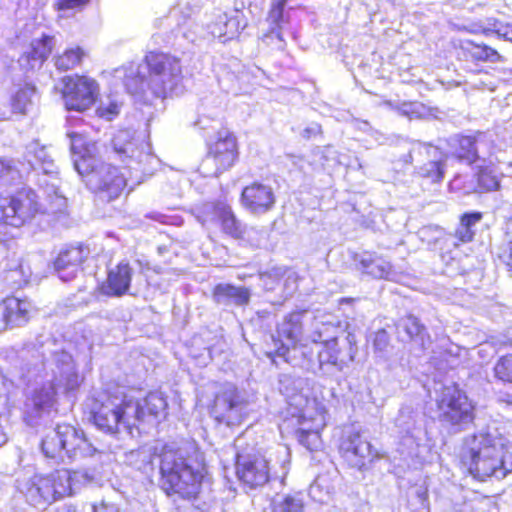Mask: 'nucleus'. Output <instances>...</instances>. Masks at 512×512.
<instances>
[{
  "label": "nucleus",
  "mask_w": 512,
  "mask_h": 512,
  "mask_svg": "<svg viewBox=\"0 0 512 512\" xmlns=\"http://www.w3.org/2000/svg\"><path fill=\"white\" fill-rule=\"evenodd\" d=\"M346 340L349 344V358L351 361L354 360L355 354H356V348L354 347L356 344V338L353 334L348 333L346 336Z\"/></svg>",
  "instance_id": "nucleus-56"
},
{
  "label": "nucleus",
  "mask_w": 512,
  "mask_h": 512,
  "mask_svg": "<svg viewBox=\"0 0 512 512\" xmlns=\"http://www.w3.org/2000/svg\"><path fill=\"white\" fill-rule=\"evenodd\" d=\"M53 45L54 38L47 35L32 41L29 50L19 59L20 64L27 69L40 67L50 55Z\"/></svg>",
  "instance_id": "nucleus-30"
},
{
  "label": "nucleus",
  "mask_w": 512,
  "mask_h": 512,
  "mask_svg": "<svg viewBox=\"0 0 512 512\" xmlns=\"http://www.w3.org/2000/svg\"><path fill=\"white\" fill-rule=\"evenodd\" d=\"M473 236H474V230L465 227L461 223L459 224L458 228L455 231V237L461 243L470 242L473 239Z\"/></svg>",
  "instance_id": "nucleus-52"
},
{
  "label": "nucleus",
  "mask_w": 512,
  "mask_h": 512,
  "mask_svg": "<svg viewBox=\"0 0 512 512\" xmlns=\"http://www.w3.org/2000/svg\"><path fill=\"white\" fill-rule=\"evenodd\" d=\"M18 164L19 166L14 160L0 158V184H9L36 172L38 176L42 174L37 179L41 189L51 190L54 194L59 190L58 167L46 146L38 141L29 143L25 149L24 161Z\"/></svg>",
  "instance_id": "nucleus-7"
},
{
  "label": "nucleus",
  "mask_w": 512,
  "mask_h": 512,
  "mask_svg": "<svg viewBox=\"0 0 512 512\" xmlns=\"http://www.w3.org/2000/svg\"><path fill=\"white\" fill-rule=\"evenodd\" d=\"M298 422L300 428L297 430V437L300 444L309 451H318L322 447L319 433V429L323 426L322 420L314 424V426H308L305 423V416L301 415Z\"/></svg>",
  "instance_id": "nucleus-35"
},
{
  "label": "nucleus",
  "mask_w": 512,
  "mask_h": 512,
  "mask_svg": "<svg viewBox=\"0 0 512 512\" xmlns=\"http://www.w3.org/2000/svg\"><path fill=\"white\" fill-rule=\"evenodd\" d=\"M68 136L74 168L79 175L86 177L89 189L108 201L117 198L127 184L125 175L117 167L99 162L96 144L88 142L82 134L71 132Z\"/></svg>",
  "instance_id": "nucleus-3"
},
{
  "label": "nucleus",
  "mask_w": 512,
  "mask_h": 512,
  "mask_svg": "<svg viewBox=\"0 0 512 512\" xmlns=\"http://www.w3.org/2000/svg\"><path fill=\"white\" fill-rule=\"evenodd\" d=\"M249 403L232 385H224L215 395L210 414L218 422L227 426L240 425L247 417Z\"/></svg>",
  "instance_id": "nucleus-16"
},
{
  "label": "nucleus",
  "mask_w": 512,
  "mask_h": 512,
  "mask_svg": "<svg viewBox=\"0 0 512 512\" xmlns=\"http://www.w3.org/2000/svg\"><path fill=\"white\" fill-rule=\"evenodd\" d=\"M5 310V329L26 324L33 311L32 303L27 299L7 297L3 300Z\"/></svg>",
  "instance_id": "nucleus-28"
},
{
  "label": "nucleus",
  "mask_w": 512,
  "mask_h": 512,
  "mask_svg": "<svg viewBox=\"0 0 512 512\" xmlns=\"http://www.w3.org/2000/svg\"><path fill=\"white\" fill-rule=\"evenodd\" d=\"M339 452L349 466L357 469L364 468L376 456L370 442L355 430H349L343 434Z\"/></svg>",
  "instance_id": "nucleus-20"
},
{
  "label": "nucleus",
  "mask_w": 512,
  "mask_h": 512,
  "mask_svg": "<svg viewBox=\"0 0 512 512\" xmlns=\"http://www.w3.org/2000/svg\"><path fill=\"white\" fill-rule=\"evenodd\" d=\"M41 450L45 457L71 460L93 456L98 449L86 437L83 430L70 424H58L48 429L41 440Z\"/></svg>",
  "instance_id": "nucleus-12"
},
{
  "label": "nucleus",
  "mask_w": 512,
  "mask_h": 512,
  "mask_svg": "<svg viewBox=\"0 0 512 512\" xmlns=\"http://www.w3.org/2000/svg\"><path fill=\"white\" fill-rule=\"evenodd\" d=\"M133 401L141 407L139 417H135V427L140 422L150 423L166 416L167 401L161 392H151L144 399Z\"/></svg>",
  "instance_id": "nucleus-27"
},
{
  "label": "nucleus",
  "mask_w": 512,
  "mask_h": 512,
  "mask_svg": "<svg viewBox=\"0 0 512 512\" xmlns=\"http://www.w3.org/2000/svg\"><path fill=\"white\" fill-rule=\"evenodd\" d=\"M357 268L377 279L399 281L400 275L393 270L390 262L375 253L364 252L354 258Z\"/></svg>",
  "instance_id": "nucleus-24"
},
{
  "label": "nucleus",
  "mask_w": 512,
  "mask_h": 512,
  "mask_svg": "<svg viewBox=\"0 0 512 512\" xmlns=\"http://www.w3.org/2000/svg\"><path fill=\"white\" fill-rule=\"evenodd\" d=\"M57 512H77L76 508L71 505H63L58 508Z\"/></svg>",
  "instance_id": "nucleus-64"
},
{
  "label": "nucleus",
  "mask_w": 512,
  "mask_h": 512,
  "mask_svg": "<svg viewBox=\"0 0 512 512\" xmlns=\"http://www.w3.org/2000/svg\"><path fill=\"white\" fill-rule=\"evenodd\" d=\"M473 137L476 160H489V162L492 163L493 161L490 158L495 153V146L491 135L487 133H477Z\"/></svg>",
  "instance_id": "nucleus-42"
},
{
  "label": "nucleus",
  "mask_w": 512,
  "mask_h": 512,
  "mask_svg": "<svg viewBox=\"0 0 512 512\" xmlns=\"http://www.w3.org/2000/svg\"><path fill=\"white\" fill-rule=\"evenodd\" d=\"M320 488V479H316L315 482L310 486V494L316 498V492Z\"/></svg>",
  "instance_id": "nucleus-62"
},
{
  "label": "nucleus",
  "mask_w": 512,
  "mask_h": 512,
  "mask_svg": "<svg viewBox=\"0 0 512 512\" xmlns=\"http://www.w3.org/2000/svg\"><path fill=\"white\" fill-rule=\"evenodd\" d=\"M241 203L250 213L262 215L273 209L276 196L270 185L254 182L243 189Z\"/></svg>",
  "instance_id": "nucleus-22"
},
{
  "label": "nucleus",
  "mask_w": 512,
  "mask_h": 512,
  "mask_svg": "<svg viewBox=\"0 0 512 512\" xmlns=\"http://www.w3.org/2000/svg\"><path fill=\"white\" fill-rule=\"evenodd\" d=\"M276 457L280 466L281 472L275 471L277 477L284 478L288 472V466L290 464V451L285 446H279L276 450Z\"/></svg>",
  "instance_id": "nucleus-47"
},
{
  "label": "nucleus",
  "mask_w": 512,
  "mask_h": 512,
  "mask_svg": "<svg viewBox=\"0 0 512 512\" xmlns=\"http://www.w3.org/2000/svg\"><path fill=\"white\" fill-rule=\"evenodd\" d=\"M495 33L499 38L512 42V25L504 23H495L493 29H485L484 33Z\"/></svg>",
  "instance_id": "nucleus-49"
},
{
  "label": "nucleus",
  "mask_w": 512,
  "mask_h": 512,
  "mask_svg": "<svg viewBox=\"0 0 512 512\" xmlns=\"http://www.w3.org/2000/svg\"><path fill=\"white\" fill-rule=\"evenodd\" d=\"M213 299L222 305H245L250 300V292L244 287H236L230 284H218L213 291Z\"/></svg>",
  "instance_id": "nucleus-32"
},
{
  "label": "nucleus",
  "mask_w": 512,
  "mask_h": 512,
  "mask_svg": "<svg viewBox=\"0 0 512 512\" xmlns=\"http://www.w3.org/2000/svg\"><path fill=\"white\" fill-rule=\"evenodd\" d=\"M312 155V165L315 168H326L336 164H343L340 155L332 146L317 147Z\"/></svg>",
  "instance_id": "nucleus-41"
},
{
  "label": "nucleus",
  "mask_w": 512,
  "mask_h": 512,
  "mask_svg": "<svg viewBox=\"0 0 512 512\" xmlns=\"http://www.w3.org/2000/svg\"><path fill=\"white\" fill-rule=\"evenodd\" d=\"M87 255L88 251L81 246L62 250L54 262L59 278L64 282L72 280L77 275L80 265Z\"/></svg>",
  "instance_id": "nucleus-25"
},
{
  "label": "nucleus",
  "mask_w": 512,
  "mask_h": 512,
  "mask_svg": "<svg viewBox=\"0 0 512 512\" xmlns=\"http://www.w3.org/2000/svg\"><path fill=\"white\" fill-rule=\"evenodd\" d=\"M63 99L67 110L85 111L91 107L98 95L97 82L86 76L63 78Z\"/></svg>",
  "instance_id": "nucleus-18"
},
{
  "label": "nucleus",
  "mask_w": 512,
  "mask_h": 512,
  "mask_svg": "<svg viewBox=\"0 0 512 512\" xmlns=\"http://www.w3.org/2000/svg\"><path fill=\"white\" fill-rule=\"evenodd\" d=\"M183 36L190 42H195L198 38H206L207 30L197 23H188V27L183 31Z\"/></svg>",
  "instance_id": "nucleus-48"
},
{
  "label": "nucleus",
  "mask_w": 512,
  "mask_h": 512,
  "mask_svg": "<svg viewBox=\"0 0 512 512\" xmlns=\"http://www.w3.org/2000/svg\"><path fill=\"white\" fill-rule=\"evenodd\" d=\"M20 273L24 276L23 282L27 283L29 281L30 276L32 275V272L29 268L25 269L24 264L21 263L20 266Z\"/></svg>",
  "instance_id": "nucleus-57"
},
{
  "label": "nucleus",
  "mask_w": 512,
  "mask_h": 512,
  "mask_svg": "<svg viewBox=\"0 0 512 512\" xmlns=\"http://www.w3.org/2000/svg\"><path fill=\"white\" fill-rule=\"evenodd\" d=\"M93 479L87 471L60 469L47 474H25L16 480V487L30 505L45 509L55 501L72 495Z\"/></svg>",
  "instance_id": "nucleus-5"
},
{
  "label": "nucleus",
  "mask_w": 512,
  "mask_h": 512,
  "mask_svg": "<svg viewBox=\"0 0 512 512\" xmlns=\"http://www.w3.org/2000/svg\"><path fill=\"white\" fill-rule=\"evenodd\" d=\"M495 377L505 383H512V354L500 357L494 365Z\"/></svg>",
  "instance_id": "nucleus-43"
},
{
  "label": "nucleus",
  "mask_w": 512,
  "mask_h": 512,
  "mask_svg": "<svg viewBox=\"0 0 512 512\" xmlns=\"http://www.w3.org/2000/svg\"><path fill=\"white\" fill-rule=\"evenodd\" d=\"M482 219L480 212L465 213L462 215L460 223L467 228L473 229V227Z\"/></svg>",
  "instance_id": "nucleus-53"
},
{
  "label": "nucleus",
  "mask_w": 512,
  "mask_h": 512,
  "mask_svg": "<svg viewBox=\"0 0 512 512\" xmlns=\"http://www.w3.org/2000/svg\"><path fill=\"white\" fill-rule=\"evenodd\" d=\"M373 345L377 351H385L389 345L388 333L385 330L377 331L374 336Z\"/></svg>",
  "instance_id": "nucleus-51"
},
{
  "label": "nucleus",
  "mask_w": 512,
  "mask_h": 512,
  "mask_svg": "<svg viewBox=\"0 0 512 512\" xmlns=\"http://www.w3.org/2000/svg\"><path fill=\"white\" fill-rule=\"evenodd\" d=\"M288 0H273L267 17L269 30L264 34L263 38L268 44L273 40H277L276 47L282 49L284 47V35L290 32L288 16L284 12V7Z\"/></svg>",
  "instance_id": "nucleus-23"
},
{
  "label": "nucleus",
  "mask_w": 512,
  "mask_h": 512,
  "mask_svg": "<svg viewBox=\"0 0 512 512\" xmlns=\"http://www.w3.org/2000/svg\"><path fill=\"white\" fill-rule=\"evenodd\" d=\"M131 275L132 269L129 264L119 263L109 271L106 284L102 286L103 292L109 296L124 295L130 287Z\"/></svg>",
  "instance_id": "nucleus-29"
},
{
  "label": "nucleus",
  "mask_w": 512,
  "mask_h": 512,
  "mask_svg": "<svg viewBox=\"0 0 512 512\" xmlns=\"http://www.w3.org/2000/svg\"><path fill=\"white\" fill-rule=\"evenodd\" d=\"M207 34L219 38L222 42L234 38L240 30L239 20L235 17H228L226 13H217L215 21L206 23Z\"/></svg>",
  "instance_id": "nucleus-31"
},
{
  "label": "nucleus",
  "mask_w": 512,
  "mask_h": 512,
  "mask_svg": "<svg viewBox=\"0 0 512 512\" xmlns=\"http://www.w3.org/2000/svg\"><path fill=\"white\" fill-rule=\"evenodd\" d=\"M320 132V126L318 125H315L311 128H307L305 129L304 133H305V136L307 137H310L311 134H316V133H319Z\"/></svg>",
  "instance_id": "nucleus-63"
},
{
  "label": "nucleus",
  "mask_w": 512,
  "mask_h": 512,
  "mask_svg": "<svg viewBox=\"0 0 512 512\" xmlns=\"http://www.w3.org/2000/svg\"><path fill=\"white\" fill-rule=\"evenodd\" d=\"M198 220L203 225L220 223L223 231L234 238L241 237L243 232L242 224L236 219L230 206L223 202L204 204Z\"/></svg>",
  "instance_id": "nucleus-21"
},
{
  "label": "nucleus",
  "mask_w": 512,
  "mask_h": 512,
  "mask_svg": "<svg viewBox=\"0 0 512 512\" xmlns=\"http://www.w3.org/2000/svg\"><path fill=\"white\" fill-rule=\"evenodd\" d=\"M5 310L3 307V301L0 302V331L5 330Z\"/></svg>",
  "instance_id": "nucleus-59"
},
{
  "label": "nucleus",
  "mask_w": 512,
  "mask_h": 512,
  "mask_svg": "<svg viewBox=\"0 0 512 512\" xmlns=\"http://www.w3.org/2000/svg\"><path fill=\"white\" fill-rule=\"evenodd\" d=\"M449 146L452 154L460 161L471 164L476 161L473 136L455 135L450 138Z\"/></svg>",
  "instance_id": "nucleus-37"
},
{
  "label": "nucleus",
  "mask_w": 512,
  "mask_h": 512,
  "mask_svg": "<svg viewBox=\"0 0 512 512\" xmlns=\"http://www.w3.org/2000/svg\"><path fill=\"white\" fill-rule=\"evenodd\" d=\"M37 100L36 88L30 84L18 85L11 95L12 112L16 114H28Z\"/></svg>",
  "instance_id": "nucleus-33"
},
{
  "label": "nucleus",
  "mask_w": 512,
  "mask_h": 512,
  "mask_svg": "<svg viewBox=\"0 0 512 512\" xmlns=\"http://www.w3.org/2000/svg\"><path fill=\"white\" fill-rule=\"evenodd\" d=\"M238 157L236 138L228 133H219L206 157L202 160L199 170L205 177L218 176L230 169Z\"/></svg>",
  "instance_id": "nucleus-17"
},
{
  "label": "nucleus",
  "mask_w": 512,
  "mask_h": 512,
  "mask_svg": "<svg viewBox=\"0 0 512 512\" xmlns=\"http://www.w3.org/2000/svg\"><path fill=\"white\" fill-rule=\"evenodd\" d=\"M416 495L422 504H424V502L427 500V491L425 489L418 488L416 490Z\"/></svg>",
  "instance_id": "nucleus-60"
},
{
  "label": "nucleus",
  "mask_w": 512,
  "mask_h": 512,
  "mask_svg": "<svg viewBox=\"0 0 512 512\" xmlns=\"http://www.w3.org/2000/svg\"><path fill=\"white\" fill-rule=\"evenodd\" d=\"M410 153L411 155L426 154L429 158V161L419 169V174L421 176L430 178L433 182L442 180L444 164L442 161V153L437 147L430 144L417 143L413 146Z\"/></svg>",
  "instance_id": "nucleus-26"
},
{
  "label": "nucleus",
  "mask_w": 512,
  "mask_h": 512,
  "mask_svg": "<svg viewBox=\"0 0 512 512\" xmlns=\"http://www.w3.org/2000/svg\"><path fill=\"white\" fill-rule=\"evenodd\" d=\"M90 0H57L55 6L58 10L81 9Z\"/></svg>",
  "instance_id": "nucleus-50"
},
{
  "label": "nucleus",
  "mask_w": 512,
  "mask_h": 512,
  "mask_svg": "<svg viewBox=\"0 0 512 512\" xmlns=\"http://www.w3.org/2000/svg\"><path fill=\"white\" fill-rule=\"evenodd\" d=\"M114 77L123 82L127 92L138 102L151 104L182 92L180 60L164 53H148L140 63L131 62L115 69Z\"/></svg>",
  "instance_id": "nucleus-1"
},
{
  "label": "nucleus",
  "mask_w": 512,
  "mask_h": 512,
  "mask_svg": "<svg viewBox=\"0 0 512 512\" xmlns=\"http://www.w3.org/2000/svg\"><path fill=\"white\" fill-rule=\"evenodd\" d=\"M304 507L302 493L285 495L273 501V512H305Z\"/></svg>",
  "instance_id": "nucleus-40"
},
{
  "label": "nucleus",
  "mask_w": 512,
  "mask_h": 512,
  "mask_svg": "<svg viewBox=\"0 0 512 512\" xmlns=\"http://www.w3.org/2000/svg\"><path fill=\"white\" fill-rule=\"evenodd\" d=\"M462 50L467 56H470L474 60L485 61V62H502L503 57L493 48L475 44L472 41H463L461 45Z\"/></svg>",
  "instance_id": "nucleus-38"
},
{
  "label": "nucleus",
  "mask_w": 512,
  "mask_h": 512,
  "mask_svg": "<svg viewBox=\"0 0 512 512\" xmlns=\"http://www.w3.org/2000/svg\"><path fill=\"white\" fill-rule=\"evenodd\" d=\"M282 278H284L283 291L285 296H291L297 289L298 276L294 271L282 268L280 280Z\"/></svg>",
  "instance_id": "nucleus-46"
},
{
  "label": "nucleus",
  "mask_w": 512,
  "mask_h": 512,
  "mask_svg": "<svg viewBox=\"0 0 512 512\" xmlns=\"http://www.w3.org/2000/svg\"><path fill=\"white\" fill-rule=\"evenodd\" d=\"M9 225L5 224L4 220H0V242L5 240L4 236L7 234L6 229Z\"/></svg>",
  "instance_id": "nucleus-61"
},
{
  "label": "nucleus",
  "mask_w": 512,
  "mask_h": 512,
  "mask_svg": "<svg viewBox=\"0 0 512 512\" xmlns=\"http://www.w3.org/2000/svg\"><path fill=\"white\" fill-rule=\"evenodd\" d=\"M315 330L311 335L310 343L313 347H306V356H303L302 366L310 371L323 370L324 365L338 366L339 350L337 348V331L339 327L327 318L313 323Z\"/></svg>",
  "instance_id": "nucleus-14"
},
{
  "label": "nucleus",
  "mask_w": 512,
  "mask_h": 512,
  "mask_svg": "<svg viewBox=\"0 0 512 512\" xmlns=\"http://www.w3.org/2000/svg\"><path fill=\"white\" fill-rule=\"evenodd\" d=\"M395 424L399 433L400 452L420 464L431 462L435 441L424 416L402 409Z\"/></svg>",
  "instance_id": "nucleus-11"
},
{
  "label": "nucleus",
  "mask_w": 512,
  "mask_h": 512,
  "mask_svg": "<svg viewBox=\"0 0 512 512\" xmlns=\"http://www.w3.org/2000/svg\"><path fill=\"white\" fill-rule=\"evenodd\" d=\"M236 474L250 488L263 486L270 477L269 460L261 454L237 453Z\"/></svg>",
  "instance_id": "nucleus-19"
},
{
  "label": "nucleus",
  "mask_w": 512,
  "mask_h": 512,
  "mask_svg": "<svg viewBox=\"0 0 512 512\" xmlns=\"http://www.w3.org/2000/svg\"><path fill=\"white\" fill-rule=\"evenodd\" d=\"M42 190L46 194L45 203L30 188H23L11 196L0 197V213L5 224L18 229L31 222L38 214L62 212L66 207V198L59 191L54 194L51 190Z\"/></svg>",
  "instance_id": "nucleus-8"
},
{
  "label": "nucleus",
  "mask_w": 512,
  "mask_h": 512,
  "mask_svg": "<svg viewBox=\"0 0 512 512\" xmlns=\"http://www.w3.org/2000/svg\"><path fill=\"white\" fill-rule=\"evenodd\" d=\"M461 461L476 479H503L512 472V454L498 433L482 429L465 438Z\"/></svg>",
  "instance_id": "nucleus-2"
},
{
  "label": "nucleus",
  "mask_w": 512,
  "mask_h": 512,
  "mask_svg": "<svg viewBox=\"0 0 512 512\" xmlns=\"http://www.w3.org/2000/svg\"><path fill=\"white\" fill-rule=\"evenodd\" d=\"M398 330L399 334L401 330H403L406 333L407 339L413 341L423 350L430 346V336L426 333L425 327L420 324L416 317L410 315L402 319L398 324Z\"/></svg>",
  "instance_id": "nucleus-34"
},
{
  "label": "nucleus",
  "mask_w": 512,
  "mask_h": 512,
  "mask_svg": "<svg viewBox=\"0 0 512 512\" xmlns=\"http://www.w3.org/2000/svg\"><path fill=\"white\" fill-rule=\"evenodd\" d=\"M141 407L127 396L100 393L94 398L91 414L94 424L104 432L116 433L121 429L132 434L135 428V417H139Z\"/></svg>",
  "instance_id": "nucleus-10"
},
{
  "label": "nucleus",
  "mask_w": 512,
  "mask_h": 512,
  "mask_svg": "<svg viewBox=\"0 0 512 512\" xmlns=\"http://www.w3.org/2000/svg\"><path fill=\"white\" fill-rule=\"evenodd\" d=\"M442 422L462 428L474 418L473 405L456 385L443 386L436 399Z\"/></svg>",
  "instance_id": "nucleus-15"
},
{
  "label": "nucleus",
  "mask_w": 512,
  "mask_h": 512,
  "mask_svg": "<svg viewBox=\"0 0 512 512\" xmlns=\"http://www.w3.org/2000/svg\"><path fill=\"white\" fill-rule=\"evenodd\" d=\"M328 318L325 314L315 315L313 312L303 310L287 315L277 327V337H272L275 344V353L290 361L291 354L306 356V347L309 345L311 335L315 330L313 323Z\"/></svg>",
  "instance_id": "nucleus-9"
},
{
  "label": "nucleus",
  "mask_w": 512,
  "mask_h": 512,
  "mask_svg": "<svg viewBox=\"0 0 512 512\" xmlns=\"http://www.w3.org/2000/svg\"><path fill=\"white\" fill-rule=\"evenodd\" d=\"M113 149L118 159L125 164V168L136 174L140 181V174H151L158 164V159L152 154L151 146L144 139L134 137L129 129L119 130L112 140Z\"/></svg>",
  "instance_id": "nucleus-13"
},
{
  "label": "nucleus",
  "mask_w": 512,
  "mask_h": 512,
  "mask_svg": "<svg viewBox=\"0 0 512 512\" xmlns=\"http://www.w3.org/2000/svg\"><path fill=\"white\" fill-rule=\"evenodd\" d=\"M404 106H405L404 113H406L408 115L416 114L417 113L416 108L419 107V105L417 103L405 104Z\"/></svg>",
  "instance_id": "nucleus-58"
},
{
  "label": "nucleus",
  "mask_w": 512,
  "mask_h": 512,
  "mask_svg": "<svg viewBox=\"0 0 512 512\" xmlns=\"http://www.w3.org/2000/svg\"><path fill=\"white\" fill-rule=\"evenodd\" d=\"M119 113V105L116 103H111L107 107L100 108V114L102 117H107L110 119L111 116L117 115Z\"/></svg>",
  "instance_id": "nucleus-55"
},
{
  "label": "nucleus",
  "mask_w": 512,
  "mask_h": 512,
  "mask_svg": "<svg viewBox=\"0 0 512 512\" xmlns=\"http://www.w3.org/2000/svg\"><path fill=\"white\" fill-rule=\"evenodd\" d=\"M44 368L48 387L43 385L35 390L27 403L26 420L31 426L38 425V419L50 414L57 393L74 391L82 381L72 356L65 351L54 353L52 358L45 362Z\"/></svg>",
  "instance_id": "nucleus-4"
},
{
  "label": "nucleus",
  "mask_w": 512,
  "mask_h": 512,
  "mask_svg": "<svg viewBox=\"0 0 512 512\" xmlns=\"http://www.w3.org/2000/svg\"><path fill=\"white\" fill-rule=\"evenodd\" d=\"M161 487L168 496L194 501L198 498L204 466L182 449L165 446L160 454Z\"/></svg>",
  "instance_id": "nucleus-6"
},
{
  "label": "nucleus",
  "mask_w": 512,
  "mask_h": 512,
  "mask_svg": "<svg viewBox=\"0 0 512 512\" xmlns=\"http://www.w3.org/2000/svg\"><path fill=\"white\" fill-rule=\"evenodd\" d=\"M93 512H120L117 505L113 503L101 502L99 505L92 506Z\"/></svg>",
  "instance_id": "nucleus-54"
},
{
  "label": "nucleus",
  "mask_w": 512,
  "mask_h": 512,
  "mask_svg": "<svg viewBox=\"0 0 512 512\" xmlns=\"http://www.w3.org/2000/svg\"><path fill=\"white\" fill-rule=\"evenodd\" d=\"M304 381L290 375H283L279 381V390L287 398L289 405L301 406L306 399L302 393Z\"/></svg>",
  "instance_id": "nucleus-36"
},
{
  "label": "nucleus",
  "mask_w": 512,
  "mask_h": 512,
  "mask_svg": "<svg viewBox=\"0 0 512 512\" xmlns=\"http://www.w3.org/2000/svg\"><path fill=\"white\" fill-rule=\"evenodd\" d=\"M282 275V268H273L271 271L261 273L260 274V281L261 285L264 289L267 291H273L276 288V285L280 281V276Z\"/></svg>",
  "instance_id": "nucleus-45"
},
{
  "label": "nucleus",
  "mask_w": 512,
  "mask_h": 512,
  "mask_svg": "<svg viewBox=\"0 0 512 512\" xmlns=\"http://www.w3.org/2000/svg\"><path fill=\"white\" fill-rule=\"evenodd\" d=\"M477 181L482 191H492L499 187L498 177L488 168L481 169L477 173Z\"/></svg>",
  "instance_id": "nucleus-44"
},
{
  "label": "nucleus",
  "mask_w": 512,
  "mask_h": 512,
  "mask_svg": "<svg viewBox=\"0 0 512 512\" xmlns=\"http://www.w3.org/2000/svg\"><path fill=\"white\" fill-rule=\"evenodd\" d=\"M86 57V52L80 46L67 48L55 58V66L58 70L67 71L79 66Z\"/></svg>",
  "instance_id": "nucleus-39"
}]
</instances>
